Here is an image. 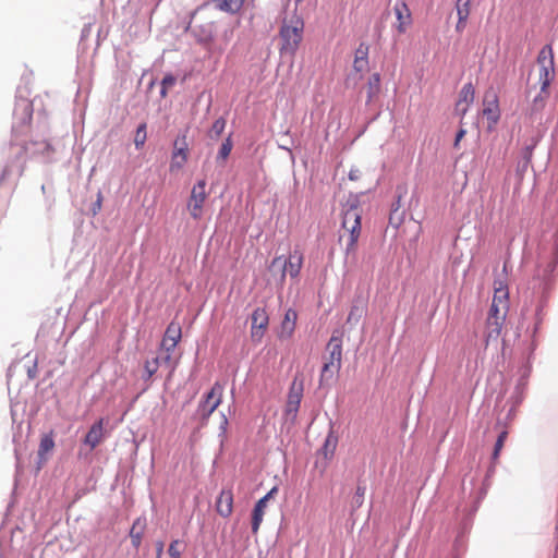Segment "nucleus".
Segmentation results:
<instances>
[{"instance_id": "40", "label": "nucleus", "mask_w": 558, "mask_h": 558, "mask_svg": "<svg viewBox=\"0 0 558 558\" xmlns=\"http://www.w3.org/2000/svg\"><path fill=\"white\" fill-rule=\"evenodd\" d=\"M329 444H330V440L328 438V439H326L325 445H324V449H325V453L326 454H327V450H329Z\"/></svg>"}, {"instance_id": "24", "label": "nucleus", "mask_w": 558, "mask_h": 558, "mask_svg": "<svg viewBox=\"0 0 558 558\" xmlns=\"http://www.w3.org/2000/svg\"><path fill=\"white\" fill-rule=\"evenodd\" d=\"M366 90H367V100L366 102L369 104L373 101L378 95L380 94V74L374 73L368 77L367 84H366Z\"/></svg>"}, {"instance_id": "41", "label": "nucleus", "mask_w": 558, "mask_h": 558, "mask_svg": "<svg viewBox=\"0 0 558 558\" xmlns=\"http://www.w3.org/2000/svg\"><path fill=\"white\" fill-rule=\"evenodd\" d=\"M304 0H295L296 3L303 2Z\"/></svg>"}, {"instance_id": "36", "label": "nucleus", "mask_w": 558, "mask_h": 558, "mask_svg": "<svg viewBox=\"0 0 558 558\" xmlns=\"http://www.w3.org/2000/svg\"><path fill=\"white\" fill-rule=\"evenodd\" d=\"M359 59H368V47L364 44H361L355 50V57Z\"/></svg>"}, {"instance_id": "6", "label": "nucleus", "mask_w": 558, "mask_h": 558, "mask_svg": "<svg viewBox=\"0 0 558 558\" xmlns=\"http://www.w3.org/2000/svg\"><path fill=\"white\" fill-rule=\"evenodd\" d=\"M206 180H199L193 185L186 203V209L194 220H201L204 215V207L208 198Z\"/></svg>"}, {"instance_id": "8", "label": "nucleus", "mask_w": 558, "mask_h": 558, "mask_svg": "<svg viewBox=\"0 0 558 558\" xmlns=\"http://www.w3.org/2000/svg\"><path fill=\"white\" fill-rule=\"evenodd\" d=\"M222 400V386L215 383L211 389L206 393L204 400L198 404L196 414L202 421H207L214 411L219 407Z\"/></svg>"}, {"instance_id": "17", "label": "nucleus", "mask_w": 558, "mask_h": 558, "mask_svg": "<svg viewBox=\"0 0 558 558\" xmlns=\"http://www.w3.org/2000/svg\"><path fill=\"white\" fill-rule=\"evenodd\" d=\"M505 320H497L495 318L486 319L485 331H484V342L487 348L492 342H496L501 333V329Z\"/></svg>"}, {"instance_id": "4", "label": "nucleus", "mask_w": 558, "mask_h": 558, "mask_svg": "<svg viewBox=\"0 0 558 558\" xmlns=\"http://www.w3.org/2000/svg\"><path fill=\"white\" fill-rule=\"evenodd\" d=\"M304 22L301 17L294 15L290 20H284L279 31L280 53L293 57L299 49L303 38Z\"/></svg>"}, {"instance_id": "10", "label": "nucleus", "mask_w": 558, "mask_h": 558, "mask_svg": "<svg viewBox=\"0 0 558 558\" xmlns=\"http://www.w3.org/2000/svg\"><path fill=\"white\" fill-rule=\"evenodd\" d=\"M251 339L258 343L262 341L264 333L269 324V317L265 308L257 307L252 313Z\"/></svg>"}, {"instance_id": "37", "label": "nucleus", "mask_w": 558, "mask_h": 558, "mask_svg": "<svg viewBox=\"0 0 558 558\" xmlns=\"http://www.w3.org/2000/svg\"><path fill=\"white\" fill-rule=\"evenodd\" d=\"M465 134H466V130L463 128V122L460 119V129H459V131H458V133L456 135V140H454V143H453L454 148L459 147V143L465 136Z\"/></svg>"}, {"instance_id": "18", "label": "nucleus", "mask_w": 558, "mask_h": 558, "mask_svg": "<svg viewBox=\"0 0 558 558\" xmlns=\"http://www.w3.org/2000/svg\"><path fill=\"white\" fill-rule=\"evenodd\" d=\"M456 10L458 15L456 31L458 33H462L466 26V22L471 12V0H456Z\"/></svg>"}, {"instance_id": "33", "label": "nucleus", "mask_w": 558, "mask_h": 558, "mask_svg": "<svg viewBox=\"0 0 558 558\" xmlns=\"http://www.w3.org/2000/svg\"><path fill=\"white\" fill-rule=\"evenodd\" d=\"M181 542L179 539H174L170 543L168 548V554L170 558H181V550H180Z\"/></svg>"}, {"instance_id": "15", "label": "nucleus", "mask_w": 558, "mask_h": 558, "mask_svg": "<svg viewBox=\"0 0 558 558\" xmlns=\"http://www.w3.org/2000/svg\"><path fill=\"white\" fill-rule=\"evenodd\" d=\"M216 510L223 517L229 518L233 511V493L231 489H222L216 500Z\"/></svg>"}, {"instance_id": "28", "label": "nucleus", "mask_w": 558, "mask_h": 558, "mask_svg": "<svg viewBox=\"0 0 558 558\" xmlns=\"http://www.w3.org/2000/svg\"><path fill=\"white\" fill-rule=\"evenodd\" d=\"M146 123H141L135 132L134 135V145L137 149H141L147 140V133H146Z\"/></svg>"}, {"instance_id": "31", "label": "nucleus", "mask_w": 558, "mask_h": 558, "mask_svg": "<svg viewBox=\"0 0 558 558\" xmlns=\"http://www.w3.org/2000/svg\"><path fill=\"white\" fill-rule=\"evenodd\" d=\"M508 438V432L507 430H502L499 435H498V438L496 440V444H495V447H494V452H493V460H497L502 448H504V445H505V441L507 440Z\"/></svg>"}, {"instance_id": "9", "label": "nucleus", "mask_w": 558, "mask_h": 558, "mask_svg": "<svg viewBox=\"0 0 558 558\" xmlns=\"http://www.w3.org/2000/svg\"><path fill=\"white\" fill-rule=\"evenodd\" d=\"M509 312V292L506 287L495 288L492 305L488 312V318L506 320Z\"/></svg>"}, {"instance_id": "23", "label": "nucleus", "mask_w": 558, "mask_h": 558, "mask_svg": "<svg viewBox=\"0 0 558 558\" xmlns=\"http://www.w3.org/2000/svg\"><path fill=\"white\" fill-rule=\"evenodd\" d=\"M215 8L227 12V13H238L242 8L244 0H211Z\"/></svg>"}, {"instance_id": "19", "label": "nucleus", "mask_w": 558, "mask_h": 558, "mask_svg": "<svg viewBox=\"0 0 558 558\" xmlns=\"http://www.w3.org/2000/svg\"><path fill=\"white\" fill-rule=\"evenodd\" d=\"M104 438V420L100 418L92 425L88 433L84 438V444L88 445L90 449H95Z\"/></svg>"}, {"instance_id": "38", "label": "nucleus", "mask_w": 558, "mask_h": 558, "mask_svg": "<svg viewBox=\"0 0 558 558\" xmlns=\"http://www.w3.org/2000/svg\"><path fill=\"white\" fill-rule=\"evenodd\" d=\"M165 544L162 541L156 542V558H161Z\"/></svg>"}, {"instance_id": "5", "label": "nucleus", "mask_w": 558, "mask_h": 558, "mask_svg": "<svg viewBox=\"0 0 558 558\" xmlns=\"http://www.w3.org/2000/svg\"><path fill=\"white\" fill-rule=\"evenodd\" d=\"M303 259V253L298 250L293 251L288 259H282L281 256H277L271 260L269 265V271L272 275H276L277 271V281L280 284H283L287 274H289L291 278H296L300 275Z\"/></svg>"}, {"instance_id": "25", "label": "nucleus", "mask_w": 558, "mask_h": 558, "mask_svg": "<svg viewBox=\"0 0 558 558\" xmlns=\"http://www.w3.org/2000/svg\"><path fill=\"white\" fill-rule=\"evenodd\" d=\"M54 448L53 440V432L45 434L40 438L39 448H38V457L41 462L47 461V453L50 452Z\"/></svg>"}, {"instance_id": "13", "label": "nucleus", "mask_w": 558, "mask_h": 558, "mask_svg": "<svg viewBox=\"0 0 558 558\" xmlns=\"http://www.w3.org/2000/svg\"><path fill=\"white\" fill-rule=\"evenodd\" d=\"M397 19L395 27L399 34H404L412 25V13L404 1H399L393 7Z\"/></svg>"}, {"instance_id": "27", "label": "nucleus", "mask_w": 558, "mask_h": 558, "mask_svg": "<svg viewBox=\"0 0 558 558\" xmlns=\"http://www.w3.org/2000/svg\"><path fill=\"white\" fill-rule=\"evenodd\" d=\"M160 362H162V359L161 356L160 357H155L153 360H148L145 362L144 364V375H143V378L145 380H150L151 377L157 373L158 368H159V365H160Z\"/></svg>"}, {"instance_id": "39", "label": "nucleus", "mask_w": 558, "mask_h": 558, "mask_svg": "<svg viewBox=\"0 0 558 558\" xmlns=\"http://www.w3.org/2000/svg\"><path fill=\"white\" fill-rule=\"evenodd\" d=\"M278 487H272L260 500H264V502L267 504V501L274 497L275 494H277Z\"/></svg>"}, {"instance_id": "21", "label": "nucleus", "mask_w": 558, "mask_h": 558, "mask_svg": "<svg viewBox=\"0 0 558 558\" xmlns=\"http://www.w3.org/2000/svg\"><path fill=\"white\" fill-rule=\"evenodd\" d=\"M484 106L483 114L487 117L488 120L496 123L499 119V108L496 95L493 94L490 100H488L486 97L484 100Z\"/></svg>"}, {"instance_id": "26", "label": "nucleus", "mask_w": 558, "mask_h": 558, "mask_svg": "<svg viewBox=\"0 0 558 558\" xmlns=\"http://www.w3.org/2000/svg\"><path fill=\"white\" fill-rule=\"evenodd\" d=\"M535 93L532 99V109L535 111H539L545 107L546 100L549 97V87H537L536 90H532V94Z\"/></svg>"}, {"instance_id": "12", "label": "nucleus", "mask_w": 558, "mask_h": 558, "mask_svg": "<svg viewBox=\"0 0 558 558\" xmlns=\"http://www.w3.org/2000/svg\"><path fill=\"white\" fill-rule=\"evenodd\" d=\"M475 98V89L471 83L463 85L456 102L454 113L463 120Z\"/></svg>"}, {"instance_id": "16", "label": "nucleus", "mask_w": 558, "mask_h": 558, "mask_svg": "<svg viewBox=\"0 0 558 558\" xmlns=\"http://www.w3.org/2000/svg\"><path fill=\"white\" fill-rule=\"evenodd\" d=\"M298 320V313L293 308H289L283 317V320L281 322L280 329L278 332V337L280 339H289L292 337Z\"/></svg>"}, {"instance_id": "7", "label": "nucleus", "mask_w": 558, "mask_h": 558, "mask_svg": "<svg viewBox=\"0 0 558 558\" xmlns=\"http://www.w3.org/2000/svg\"><path fill=\"white\" fill-rule=\"evenodd\" d=\"M181 325L178 322H171L166 329L159 348L162 353L161 359L163 364L171 363L172 352L181 340Z\"/></svg>"}, {"instance_id": "34", "label": "nucleus", "mask_w": 558, "mask_h": 558, "mask_svg": "<svg viewBox=\"0 0 558 558\" xmlns=\"http://www.w3.org/2000/svg\"><path fill=\"white\" fill-rule=\"evenodd\" d=\"M367 66H368V59L354 58L353 69L356 72H363L367 69Z\"/></svg>"}, {"instance_id": "22", "label": "nucleus", "mask_w": 558, "mask_h": 558, "mask_svg": "<svg viewBox=\"0 0 558 558\" xmlns=\"http://www.w3.org/2000/svg\"><path fill=\"white\" fill-rule=\"evenodd\" d=\"M267 504L264 500H258L252 512V532L256 534L259 530V526L264 520V514L266 510Z\"/></svg>"}, {"instance_id": "29", "label": "nucleus", "mask_w": 558, "mask_h": 558, "mask_svg": "<svg viewBox=\"0 0 558 558\" xmlns=\"http://www.w3.org/2000/svg\"><path fill=\"white\" fill-rule=\"evenodd\" d=\"M226 120L225 118L217 119L209 130V137L213 140H217L220 137V135L223 133L226 128Z\"/></svg>"}, {"instance_id": "32", "label": "nucleus", "mask_w": 558, "mask_h": 558, "mask_svg": "<svg viewBox=\"0 0 558 558\" xmlns=\"http://www.w3.org/2000/svg\"><path fill=\"white\" fill-rule=\"evenodd\" d=\"M232 146H233V144H232V141H231V136H228L225 140V142L222 143V145H221V147H220V149L218 151V158H220L222 160H226L229 157V155H230V153L232 150Z\"/></svg>"}, {"instance_id": "3", "label": "nucleus", "mask_w": 558, "mask_h": 558, "mask_svg": "<svg viewBox=\"0 0 558 558\" xmlns=\"http://www.w3.org/2000/svg\"><path fill=\"white\" fill-rule=\"evenodd\" d=\"M324 363L319 376V386L327 385L337 375L342 366V332H332L323 356Z\"/></svg>"}, {"instance_id": "11", "label": "nucleus", "mask_w": 558, "mask_h": 558, "mask_svg": "<svg viewBox=\"0 0 558 558\" xmlns=\"http://www.w3.org/2000/svg\"><path fill=\"white\" fill-rule=\"evenodd\" d=\"M302 397H303V384L296 383L294 380L290 387L288 400L286 403L284 414H286L287 418H291L292 421L295 420L301 401H302Z\"/></svg>"}, {"instance_id": "35", "label": "nucleus", "mask_w": 558, "mask_h": 558, "mask_svg": "<svg viewBox=\"0 0 558 558\" xmlns=\"http://www.w3.org/2000/svg\"><path fill=\"white\" fill-rule=\"evenodd\" d=\"M174 83H175V78L173 76H171V75L165 76L161 82V85H162L161 95L166 96L167 88L174 85Z\"/></svg>"}, {"instance_id": "2", "label": "nucleus", "mask_w": 558, "mask_h": 558, "mask_svg": "<svg viewBox=\"0 0 558 558\" xmlns=\"http://www.w3.org/2000/svg\"><path fill=\"white\" fill-rule=\"evenodd\" d=\"M555 62L554 51L550 45H545L538 52L536 66L530 74L529 95L532 96V90L537 87H549L555 78Z\"/></svg>"}, {"instance_id": "14", "label": "nucleus", "mask_w": 558, "mask_h": 558, "mask_svg": "<svg viewBox=\"0 0 558 558\" xmlns=\"http://www.w3.org/2000/svg\"><path fill=\"white\" fill-rule=\"evenodd\" d=\"M189 157V148L185 142V136L178 138L174 142V149L171 156L170 171H178L183 168Z\"/></svg>"}, {"instance_id": "20", "label": "nucleus", "mask_w": 558, "mask_h": 558, "mask_svg": "<svg viewBox=\"0 0 558 558\" xmlns=\"http://www.w3.org/2000/svg\"><path fill=\"white\" fill-rule=\"evenodd\" d=\"M146 527V520L143 518H137L131 527L130 538L133 547L138 548L142 543L144 530Z\"/></svg>"}, {"instance_id": "1", "label": "nucleus", "mask_w": 558, "mask_h": 558, "mask_svg": "<svg viewBox=\"0 0 558 558\" xmlns=\"http://www.w3.org/2000/svg\"><path fill=\"white\" fill-rule=\"evenodd\" d=\"M362 208L356 195H350L342 207L341 233L339 240L345 239L344 254H354L361 235Z\"/></svg>"}, {"instance_id": "30", "label": "nucleus", "mask_w": 558, "mask_h": 558, "mask_svg": "<svg viewBox=\"0 0 558 558\" xmlns=\"http://www.w3.org/2000/svg\"><path fill=\"white\" fill-rule=\"evenodd\" d=\"M364 308L359 305H352L349 312L347 323L351 325H356L361 317L363 316Z\"/></svg>"}]
</instances>
